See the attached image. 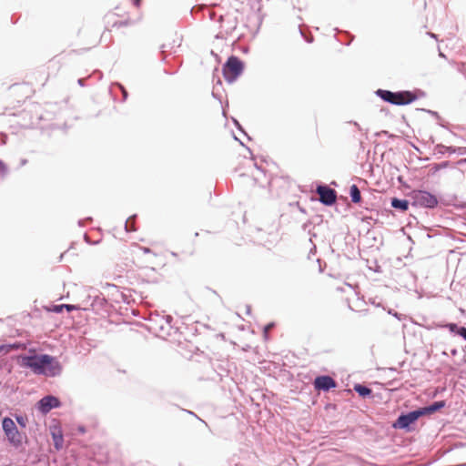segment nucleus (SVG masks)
<instances>
[{"label":"nucleus","mask_w":466,"mask_h":466,"mask_svg":"<svg viewBox=\"0 0 466 466\" xmlns=\"http://www.w3.org/2000/svg\"><path fill=\"white\" fill-rule=\"evenodd\" d=\"M60 406L61 401L58 398L53 395L45 396L37 402V409L43 414H47L52 409L58 408Z\"/></svg>","instance_id":"obj_9"},{"label":"nucleus","mask_w":466,"mask_h":466,"mask_svg":"<svg viewBox=\"0 0 466 466\" xmlns=\"http://www.w3.org/2000/svg\"><path fill=\"white\" fill-rule=\"evenodd\" d=\"M435 153L444 155L446 153L448 154H454L457 152V148L454 147H448L444 146L442 144H437L434 148Z\"/></svg>","instance_id":"obj_15"},{"label":"nucleus","mask_w":466,"mask_h":466,"mask_svg":"<svg viewBox=\"0 0 466 466\" xmlns=\"http://www.w3.org/2000/svg\"><path fill=\"white\" fill-rule=\"evenodd\" d=\"M91 220H92V218H85V219H81V220H79V221H78V225H79L80 227H84V226H85V222H86V221H91Z\"/></svg>","instance_id":"obj_27"},{"label":"nucleus","mask_w":466,"mask_h":466,"mask_svg":"<svg viewBox=\"0 0 466 466\" xmlns=\"http://www.w3.org/2000/svg\"><path fill=\"white\" fill-rule=\"evenodd\" d=\"M98 75H99V76H98V77H99V78H101V76H102V73H101V72H98Z\"/></svg>","instance_id":"obj_37"},{"label":"nucleus","mask_w":466,"mask_h":466,"mask_svg":"<svg viewBox=\"0 0 466 466\" xmlns=\"http://www.w3.org/2000/svg\"><path fill=\"white\" fill-rule=\"evenodd\" d=\"M319 201L325 206H332L337 200V192L326 185L317 187Z\"/></svg>","instance_id":"obj_7"},{"label":"nucleus","mask_w":466,"mask_h":466,"mask_svg":"<svg viewBox=\"0 0 466 466\" xmlns=\"http://www.w3.org/2000/svg\"><path fill=\"white\" fill-rule=\"evenodd\" d=\"M429 35H430L431 37H434V38L436 37V35H435L434 34H432V33H429Z\"/></svg>","instance_id":"obj_36"},{"label":"nucleus","mask_w":466,"mask_h":466,"mask_svg":"<svg viewBox=\"0 0 466 466\" xmlns=\"http://www.w3.org/2000/svg\"><path fill=\"white\" fill-rule=\"evenodd\" d=\"M7 173H8V168H7L6 165L2 160H0V175L5 176V175H7Z\"/></svg>","instance_id":"obj_23"},{"label":"nucleus","mask_w":466,"mask_h":466,"mask_svg":"<svg viewBox=\"0 0 466 466\" xmlns=\"http://www.w3.org/2000/svg\"><path fill=\"white\" fill-rule=\"evenodd\" d=\"M451 352L454 355V354H456L457 351H456V350H453Z\"/></svg>","instance_id":"obj_39"},{"label":"nucleus","mask_w":466,"mask_h":466,"mask_svg":"<svg viewBox=\"0 0 466 466\" xmlns=\"http://www.w3.org/2000/svg\"><path fill=\"white\" fill-rule=\"evenodd\" d=\"M63 308H66V309L68 312L73 311L74 309H76V307L75 305L70 304H61V305H56L54 306L53 311L56 313H61L63 311Z\"/></svg>","instance_id":"obj_17"},{"label":"nucleus","mask_w":466,"mask_h":466,"mask_svg":"<svg viewBox=\"0 0 466 466\" xmlns=\"http://www.w3.org/2000/svg\"><path fill=\"white\" fill-rule=\"evenodd\" d=\"M447 165H448V163H447V162H444V163L442 164V166H443V167H446Z\"/></svg>","instance_id":"obj_38"},{"label":"nucleus","mask_w":466,"mask_h":466,"mask_svg":"<svg viewBox=\"0 0 466 466\" xmlns=\"http://www.w3.org/2000/svg\"><path fill=\"white\" fill-rule=\"evenodd\" d=\"M51 435L53 438L55 448L57 451L61 450L64 445V438L61 429L55 427L54 429L51 430Z\"/></svg>","instance_id":"obj_12"},{"label":"nucleus","mask_w":466,"mask_h":466,"mask_svg":"<svg viewBox=\"0 0 466 466\" xmlns=\"http://www.w3.org/2000/svg\"><path fill=\"white\" fill-rule=\"evenodd\" d=\"M464 161L466 162V159H464Z\"/></svg>","instance_id":"obj_40"},{"label":"nucleus","mask_w":466,"mask_h":466,"mask_svg":"<svg viewBox=\"0 0 466 466\" xmlns=\"http://www.w3.org/2000/svg\"><path fill=\"white\" fill-rule=\"evenodd\" d=\"M2 428L6 436L8 442L15 449L21 447L26 436L18 431L15 421L9 418L5 417L2 420Z\"/></svg>","instance_id":"obj_3"},{"label":"nucleus","mask_w":466,"mask_h":466,"mask_svg":"<svg viewBox=\"0 0 466 466\" xmlns=\"http://www.w3.org/2000/svg\"><path fill=\"white\" fill-rule=\"evenodd\" d=\"M420 417L422 416L419 409L409 411L407 413H401L394 421L393 427L395 429H400L410 431V425L413 424L416 420H418Z\"/></svg>","instance_id":"obj_6"},{"label":"nucleus","mask_w":466,"mask_h":466,"mask_svg":"<svg viewBox=\"0 0 466 466\" xmlns=\"http://www.w3.org/2000/svg\"><path fill=\"white\" fill-rule=\"evenodd\" d=\"M114 86H117L121 90L123 95V101H126L127 98V91L126 88L119 83H115Z\"/></svg>","instance_id":"obj_22"},{"label":"nucleus","mask_w":466,"mask_h":466,"mask_svg":"<svg viewBox=\"0 0 466 466\" xmlns=\"http://www.w3.org/2000/svg\"><path fill=\"white\" fill-rule=\"evenodd\" d=\"M461 67H462V68H461V69H460V70L463 73V75H464V76H465V78H466V69H465V66H462Z\"/></svg>","instance_id":"obj_34"},{"label":"nucleus","mask_w":466,"mask_h":466,"mask_svg":"<svg viewBox=\"0 0 466 466\" xmlns=\"http://www.w3.org/2000/svg\"><path fill=\"white\" fill-rule=\"evenodd\" d=\"M300 34L301 35L305 38V40L308 42V43H312L313 42V37H306L304 33L302 32V30L300 29Z\"/></svg>","instance_id":"obj_28"},{"label":"nucleus","mask_w":466,"mask_h":466,"mask_svg":"<svg viewBox=\"0 0 466 466\" xmlns=\"http://www.w3.org/2000/svg\"><path fill=\"white\" fill-rule=\"evenodd\" d=\"M166 48H167V46H166V45H163V46H162V50H161V54L163 55V59H166V56H165V54H166V52H167V49H166Z\"/></svg>","instance_id":"obj_29"},{"label":"nucleus","mask_w":466,"mask_h":466,"mask_svg":"<svg viewBox=\"0 0 466 466\" xmlns=\"http://www.w3.org/2000/svg\"><path fill=\"white\" fill-rule=\"evenodd\" d=\"M133 4H134L135 6L138 7L140 5V4H141V0H134Z\"/></svg>","instance_id":"obj_31"},{"label":"nucleus","mask_w":466,"mask_h":466,"mask_svg":"<svg viewBox=\"0 0 466 466\" xmlns=\"http://www.w3.org/2000/svg\"><path fill=\"white\" fill-rule=\"evenodd\" d=\"M274 327V323H269L264 328V335L267 336L269 330Z\"/></svg>","instance_id":"obj_24"},{"label":"nucleus","mask_w":466,"mask_h":466,"mask_svg":"<svg viewBox=\"0 0 466 466\" xmlns=\"http://www.w3.org/2000/svg\"><path fill=\"white\" fill-rule=\"evenodd\" d=\"M460 336L466 340V328L465 327H461Z\"/></svg>","instance_id":"obj_26"},{"label":"nucleus","mask_w":466,"mask_h":466,"mask_svg":"<svg viewBox=\"0 0 466 466\" xmlns=\"http://www.w3.org/2000/svg\"><path fill=\"white\" fill-rule=\"evenodd\" d=\"M411 205L424 208H435L439 200L437 197L426 190H412L410 193Z\"/></svg>","instance_id":"obj_4"},{"label":"nucleus","mask_w":466,"mask_h":466,"mask_svg":"<svg viewBox=\"0 0 466 466\" xmlns=\"http://www.w3.org/2000/svg\"><path fill=\"white\" fill-rule=\"evenodd\" d=\"M313 384L316 390L323 391H329V390L337 387L336 380L328 375L316 377Z\"/></svg>","instance_id":"obj_10"},{"label":"nucleus","mask_w":466,"mask_h":466,"mask_svg":"<svg viewBox=\"0 0 466 466\" xmlns=\"http://www.w3.org/2000/svg\"><path fill=\"white\" fill-rule=\"evenodd\" d=\"M136 218V215L128 218L126 222H125V228L127 232H131V231H135L136 228L135 227L133 226L134 225V220Z\"/></svg>","instance_id":"obj_18"},{"label":"nucleus","mask_w":466,"mask_h":466,"mask_svg":"<svg viewBox=\"0 0 466 466\" xmlns=\"http://www.w3.org/2000/svg\"><path fill=\"white\" fill-rule=\"evenodd\" d=\"M14 348H15V345H11V344L0 345V353H8Z\"/></svg>","instance_id":"obj_20"},{"label":"nucleus","mask_w":466,"mask_h":466,"mask_svg":"<svg viewBox=\"0 0 466 466\" xmlns=\"http://www.w3.org/2000/svg\"><path fill=\"white\" fill-rule=\"evenodd\" d=\"M18 362L21 367L30 369L37 375L55 377L62 370L60 363L48 354L20 355Z\"/></svg>","instance_id":"obj_1"},{"label":"nucleus","mask_w":466,"mask_h":466,"mask_svg":"<svg viewBox=\"0 0 466 466\" xmlns=\"http://www.w3.org/2000/svg\"><path fill=\"white\" fill-rule=\"evenodd\" d=\"M142 249H143L144 253H150L151 252L149 248H142Z\"/></svg>","instance_id":"obj_32"},{"label":"nucleus","mask_w":466,"mask_h":466,"mask_svg":"<svg viewBox=\"0 0 466 466\" xmlns=\"http://www.w3.org/2000/svg\"><path fill=\"white\" fill-rule=\"evenodd\" d=\"M150 320L156 323L160 332L169 335V331L173 328L172 316L156 314L151 317Z\"/></svg>","instance_id":"obj_8"},{"label":"nucleus","mask_w":466,"mask_h":466,"mask_svg":"<svg viewBox=\"0 0 466 466\" xmlns=\"http://www.w3.org/2000/svg\"><path fill=\"white\" fill-rule=\"evenodd\" d=\"M376 95L383 101L396 106L408 105L417 99V96L410 91L392 92L390 90L378 89Z\"/></svg>","instance_id":"obj_2"},{"label":"nucleus","mask_w":466,"mask_h":466,"mask_svg":"<svg viewBox=\"0 0 466 466\" xmlns=\"http://www.w3.org/2000/svg\"><path fill=\"white\" fill-rule=\"evenodd\" d=\"M16 422L22 427L25 428L26 426V419L22 415H17L15 417Z\"/></svg>","instance_id":"obj_21"},{"label":"nucleus","mask_w":466,"mask_h":466,"mask_svg":"<svg viewBox=\"0 0 466 466\" xmlns=\"http://www.w3.org/2000/svg\"><path fill=\"white\" fill-rule=\"evenodd\" d=\"M354 390L362 398L370 397L372 394L371 389L362 384H355Z\"/></svg>","instance_id":"obj_14"},{"label":"nucleus","mask_w":466,"mask_h":466,"mask_svg":"<svg viewBox=\"0 0 466 466\" xmlns=\"http://www.w3.org/2000/svg\"><path fill=\"white\" fill-rule=\"evenodd\" d=\"M445 401L444 400H438L434 401L431 404L419 408V410L420 411L421 416H428L435 413L436 411L440 410L441 409L445 407Z\"/></svg>","instance_id":"obj_11"},{"label":"nucleus","mask_w":466,"mask_h":466,"mask_svg":"<svg viewBox=\"0 0 466 466\" xmlns=\"http://www.w3.org/2000/svg\"><path fill=\"white\" fill-rule=\"evenodd\" d=\"M350 196L353 203H360L361 200L360 190L357 185L353 184L350 188Z\"/></svg>","instance_id":"obj_16"},{"label":"nucleus","mask_w":466,"mask_h":466,"mask_svg":"<svg viewBox=\"0 0 466 466\" xmlns=\"http://www.w3.org/2000/svg\"><path fill=\"white\" fill-rule=\"evenodd\" d=\"M244 64L237 56H231L223 66V76L225 79L233 83L243 72Z\"/></svg>","instance_id":"obj_5"},{"label":"nucleus","mask_w":466,"mask_h":466,"mask_svg":"<svg viewBox=\"0 0 466 466\" xmlns=\"http://www.w3.org/2000/svg\"><path fill=\"white\" fill-rule=\"evenodd\" d=\"M234 123H235L236 127H237L239 130H241V127H240L239 123H238L236 119H234Z\"/></svg>","instance_id":"obj_33"},{"label":"nucleus","mask_w":466,"mask_h":466,"mask_svg":"<svg viewBox=\"0 0 466 466\" xmlns=\"http://www.w3.org/2000/svg\"><path fill=\"white\" fill-rule=\"evenodd\" d=\"M445 327L451 332L460 336L461 327H459L455 323H447Z\"/></svg>","instance_id":"obj_19"},{"label":"nucleus","mask_w":466,"mask_h":466,"mask_svg":"<svg viewBox=\"0 0 466 466\" xmlns=\"http://www.w3.org/2000/svg\"><path fill=\"white\" fill-rule=\"evenodd\" d=\"M457 152L459 155H465L466 154V147H456Z\"/></svg>","instance_id":"obj_25"},{"label":"nucleus","mask_w":466,"mask_h":466,"mask_svg":"<svg viewBox=\"0 0 466 466\" xmlns=\"http://www.w3.org/2000/svg\"><path fill=\"white\" fill-rule=\"evenodd\" d=\"M78 84L81 86H85V82H86V78H79L77 80Z\"/></svg>","instance_id":"obj_30"},{"label":"nucleus","mask_w":466,"mask_h":466,"mask_svg":"<svg viewBox=\"0 0 466 466\" xmlns=\"http://www.w3.org/2000/svg\"><path fill=\"white\" fill-rule=\"evenodd\" d=\"M26 163H27L26 159H22L21 160V166H25Z\"/></svg>","instance_id":"obj_35"},{"label":"nucleus","mask_w":466,"mask_h":466,"mask_svg":"<svg viewBox=\"0 0 466 466\" xmlns=\"http://www.w3.org/2000/svg\"><path fill=\"white\" fill-rule=\"evenodd\" d=\"M391 207L400 211H406L409 208V201L406 199H400L397 198H391Z\"/></svg>","instance_id":"obj_13"}]
</instances>
